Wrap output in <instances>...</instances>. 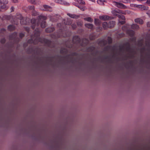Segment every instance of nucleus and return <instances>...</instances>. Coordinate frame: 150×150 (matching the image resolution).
Instances as JSON below:
<instances>
[{
  "mask_svg": "<svg viewBox=\"0 0 150 150\" xmlns=\"http://www.w3.org/2000/svg\"><path fill=\"white\" fill-rule=\"evenodd\" d=\"M47 19V17L44 16H39L38 20H36L35 19H33L31 20V23L32 24V27L33 29H34L35 26H38L41 21L42 22L41 23V27L42 28H45L46 26V22L45 21Z\"/></svg>",
  "mask_w": 150,
  "mask_h": 150,
  "instance_id": "obj_1",
  "label": "nucleus"
},
{
  "mask_svg": "<svg viewBox=\"0 0 150 150\" xmlns=\"http://www.w3.org/2000/svg\"><path fill=\"white\" fill-rule=\"evenodd\" d=\"M36 40H38L39 41L41 42L42 43L44 42L45 44L47 45L48 46H50V44H51V42L50 40L45 39H43L42 40L39 39L38 38H36L34 40H33L32 39L29 40L28 41V42L29 43L34 42V44H36L37 43V42H36Z\"/></svg>",
  "mask_w": 150,
  "mask_h": 150,
  "instance_id": "obj_2",
  "label": "nucleus"
},
{
  "mask_svg": "<svg viewBox=\"0 0 150 150\" xmlns=\"http://www.w3.org/2000/svg\"><path fill=\"white\" fill-rule=\"evenodd\" d=\"M112 13L114 15L117 16L120 18L122 20H124L125 17L124 16L122 15H120L118 13H122L125 14H126L125 12L119 9L116 10H113L112 11Z\"/></svg>",
  "mask_w": 150,
  "mask_h": 150,
  "instance_id": "obj_3",
  "label": "nucleus"
},
{
  "mask_svg": "<svg viewBox=\"0 0 150 150\" xmlns=\"http://www.w3.org/2000/svg\"><path fill=\"white\" fill-rule=\"evenodd\" d=\"M113 3L114 5L118 8L123 9L127 8V7L125 6L121 3L116 1H114Z\"/></svg>",
  "mask_w": 150,
  "mask_h": 150,
  "instance_id": "obj_4",
  "label": "nucleus"
},
{
  "mask_svg": "<svg viewBox=\"0 0 150 150\" xmlns=\"http://www.w3.org/2000/svg\"><path fill=\"white\" fill-rule=\"evenodd\" d=\"M41 9L44 11H52V7L46 5H43L41 6Z\"/></svg>",
  "mask_w": 150,
  "mask_h": 150,
  "instance_id": "obj_5",
  "label": "nucleus"
},
{
  "mask_svg": "<svg viewBox=\"0 0 150 150\" xmlns=\"http://www.w3.org/2000/svg\"><path fill=\"white\" fill-rule=\"evenodd\" d=\"M100 19L103 21H106L108 20L111 19H112V17H110L108 16H102L99 17Z\"/></svg>",
  "mask_w": 150,
  "mask_h": 150,
  "instance_id": "obj_6",
  "label": "nucleus"
},
{
  "mask_svg": "<svg viewBox=\"0 0 150 150\" xmlns=\"http://www.w3.org/2000/svg\"><path fill=\"white\" fill-rule=\"evenodd\" d=\"M136 7H137L140 8H141L142 10H147L148 9V6L144 5H138L137 6H136Z\"/></svg>",
  "mask_w": 150,
  "mask_h": 150,
  "instance_id": "obj_7",
  "label": "nucleus"
},
{
  "mask_svg": "<svg viewBox=\"0 0 150 150\" xmlns=\"http://www.w3.org/2000/svg\"><path fill=\"white\" fill-rule=\"evenodd\" d=\"M108 23V28H112L115 25V22L113 21H110Z\"/></svg>",
  "mask_w": 150,
  "mask_h": 150,
  "instance_id": "obj_8",
  "label": "nucleus"
},
{
  "mask_svg": "<svg viewBox=\"0 0 150 150\" xmlns=\"http://www.w3.org/2000/svg\"><path fill=\"white\" fill-rule=\"evenodd\" d=\"M23 17L22 16H20V19L21 20L20 21V23L22 25H27V23L26 21L25 20L24 21V20L22 19Z\"/></svg>",
  "mask_w": 150,
  "mask_h": 150,
  "instance_id": "obj_9",
  "label": "nucleus"
},
{
  "mask_svg": "<svg viewBox=\"0 0 150 150\" xmlns=\"http://www.w3.org/2000/svg\"><path fill=\"white\" fill-rule=\"evenodd\" d=\"M67 15L70 17L72 18H77L79 17V16H77L74 14H71L68 13H67Z\"/></svg>",
  "mask_w": 150,
  "mask_h": 150,
  "instance_id": "obj_10",
  "label": "nucleus"
},
{
  "mask_svg": "<svg viewBox=\"0 0 150 150\" xmlns=\"http://www.w3.org/2000/svg\"><path fill=\"white\" fill-rule=\"evenodd\" d=\"M135 21L136 23L142 24L143 23V20L139 18H137L135 20Z\"/></svg>",
  "mask_w": 150,
  "mask_h": 150,
  "instance_id": "obj_11",
  "label": "nucleus"
},
{
  "mask_svg": "<svg viewBox=\"0 0 150 150\" xmlns=\"http://www.w3.org/2000/svg\"><path fill=\"white\" fill-rule=\"evenodd\" d=\"M85 25L86 27L90 29H91L93 27V25L91 23H86Z\"/></svg>",
  "mask_w": 150,
  "mask_h": 150,
  "instance_id": "obj_12",
  "label": "nucleus"
},
{
  "mask_svg": "<svg viewBox=\"0 0 150 150\" xmlns=\"http://www.w3.org/2000/svg\"><path fill=\"white\" fill-rule=\"evenodd\" d=\"M74 42L78 43L80 41V38L78 36H75L74 37L73 39Z\"/></svg>",
  "mask_w": 150,
  "mask_h": 150,
  "instance_id": "obj_13",
  "label": "nucleus"
},
{
  "mask_svg": "<svg viewBox=\"0 0 150 150\" xmlns=\"http://www.w3.org/2000/svg\"><path fill=\"white\" fill-rule=\"evenodd\" d=\"M54 28H46L45 29L46 32H52L54 31Z\"/></svg>",
  "mask_w": 150,
  "mask_h": 150,
  "instance_id": "obj_14",
  "label": "nucleus"
},
{
  "mask_svg": "<svg viewBox=\"0 0 150 150\" xmlns=\"http://www.w3.org/2000/svg\"><path fill=\"white\" fill-rule=\"evenodd\" d=\"M94 23L95 25H98L101 23V21L100 20L98 19H95Z\"/></svg>",
  "mask_w": 150,
  "mask_h": 150,
  "instance_id": "obj_15",
  "label": "nucleus"
},
{
  "mask_svg": "<svg viewBox=\"0 0 150 150\" xmlns=\"http://www.w3.org/2000/svg\"><path fill=\"white\" fill-rule=\"evenodd\" d=\"M55 1L57 3H59L61 4H66L67 3L65 2L64 0H55Z\"/></svg>",
  "mask_w": 150,
  "mask_h": 150,
  "instance_id": "obj_16",
  "label": "nucleus"
},
{
  "mask_svg": "<svg viewBox=\"0 0 150 150\" xmlns=\"http://www.w3.org/2000/svg\"><path fill=\"white\" fill-rule=\"evenodd\" d=\"M103 27L104 29H105L108 28V23L106 22H104L103 23Z\"/></svg>",
  "mask_w": 150,
  "mask_h": 150,
  "instance_id": "obj_17",
  "label": "nucleus"
},
{
  "mask_svg": "<svg viewBox=\"0 0 150 150\" xmlns=\"http://www.w3.org/2000/svg\"><path fill=\"white\" fill-rule=\"evenodd\" d=\"M131 28L133 29L137 30L139 28V27L138 25L134 24L131 26Z\"/></svg>",
  "mask_w": 150,
  "mask_h": 150,
  "instance_id": "obj_18",
  "label": "nucleus"
},
{
  "mask_svg": "<svg viewBox=\"0 0 150 150\" xmlns=\"http://www.w3.org/2000/svg\"><path fill=\"white\" fill-rule=\"evenodd\" d=\"M15 26L13 25H10L8 27V29L10 31H12L14 30Z\"/></svg>",
  "mask_w": 150,
  "mask_h": 150,
  "instance_id": "obj_19",
  "label": "nucleus"
},
{
  "mask_svg": "<svg viewBox=\"0 0 150 150\" xmlns=\"http://www.w3.org/2000/svg\"><path fill=\"white\" fill-rule=\"evenodd\" d=\"M127 32L130 36H132L134 34V32L132 30H128Z\"/></svg>",
  "mask_w": 150,
  "mask_h": 150,
  "instance_id": "obj_20",
  "label": "nucleus"
},
{
  "mask_svg": "<svg viewBox=\"0 0 150 150\" xmlns=\"http://www.w3.org/2000/svg\"><path fill=\"white\" fill-rule=\"evenodd\" d=\"M84 20L85 21H87L90 22H93V19L91 18L90 17H88L86 18H84Z\"/></svg>",
  "mask_w": 150,
  "mask_h": 150,
  "instance_id": "obj_21",
  "label": "nucleus"
},
{
  "mask_svg": "<svg viewBox=\"0 0 150 150\" xmlns=\"http://www.w3.org/2000/svg\"><path fill=\"white\" fill-rule=\"evenodd\" d=\"M105 0H98L97 2L100 5H103L104 4V1Z\"/></svg>",
  "mask_w": 150,
  "mask_h": 150,
  "instance_id": "obj_22",
  "label": "nucleus"
},
{
  "mask_svg": "<svg viewBox=\"0 0 150 150\" xmlns=\"http://www.w3.org/2000/svg\"><path fill=\"white\" fill-rule=\"evenodd\" d=\"M77 6L82 11H83L85 10V8L83 6H81V5H79L78 6Z\"/></svg>",
  "mask_w": 150,
  "mask_h": 150,
  "instance_id": "obj_23",
  "label": "nucleus"
},
{
  "mask_svg": "<svg viewBox=\"0 0 150 150\" xmlns=\"http://www.w3.org/2000/svg\"><path fill=\"white\" fill-rule=\"evenodd\" d=\"M32 14L34 16H36L38 15V12L34 10L32 11Z\"/></svg>",
  "mask_w": 150,
  "mask_h": 150,
  "instance_id": "obj_24",
  "label": "nucleus"
},
{
  "mask_svg": "<svg viewBox=\"0 0 150 150\" xmlns=\"http://www.w3.org/2000/svg\"><path fill=\"white\" fill-rule=\"evenodd\" d=\"M108 44H110L112 42L111 38L110 37H108Z\"/></svg>",
  "mask_w": 150,
  "mask_h": 150,
  "instance_id": "obj_25",
  "label": "nucleus"
},
{
  "mask_svg": "<svg viewBox=\"0 0 150 150\" xmlns=\"http://www.w3.org/2000/svg\"><path fill=\"white\" fill-rule=\"evenodd\" d=\"M29 8L30 10H31L33 11L34 10V7L33 6H30L29 7Z\"/></svg>",
  "mask_w": 150,
  "mask_h": 150,
  "instance_id": "obj_26",
  "label": "nucleus"
},
{
  "mask_svg": "<svg viewBox=\"0 0 150 150\" xmlns=\"http://www.w3.org/2000/svg\"><path fill=\"white\" fill-rule=\"evenodd\" d=\"M28 1L33 4H34L35 3V0H27Z\"/></svg>",
  "mask_w": 150,
  "mask_h": 150,
  "instance_id": "obj_27",
  "label": "nucleus"
},
{
  "mask_svg": "<svg viewBox=\"0 0 150 150\" xmlns=\"http://www.w3.org/2000/svg\"><path fill=\"white\" fill-rule=\"evenodd\" d=\"M68 22H67L65 23L66 25H70L71 23V22L69 19H68Z\"/></svg>",
  "mask_w": 150,
  "mask_h": 150,
  "instance_id": "obj_28",
  "label": "nucleus"
},
{
  "mask_svg": "<svg viewBox=\"0 0 150 150\" xmlns=\"http://www.w3.org/2000/svg\"><path fill=\"white\" fill-rule=\"evenodd\" d=\"M125 19L124 20H123V21H120V20H119V22L121 24H124L125 23V21H124Z\"/></svg>",
  "mask_w": 150,
  "mask_h": 150,
  "instance_id": "obj_29",
  "label": "nucleus"
},
{
  "mask_svg": "<svg viewBox=\"0 0 150 150\" xmlns=\"http://www.w3.org/2000/svg\"><path fill=\"white\" fill-rule=\"evenodd\" d=\"M102 43L103 44L102 45H105L106 44V42L105 40H103L101 41Z\"/></svg>",
  "mask_w": 150,
  "mask_h": 150,
  "instance_id": "obj_30",
  "label": "nucleus"
},
{
  "mask_svg": "<svg viewBox=\"0 0 150 150\" xmlns=\"http://www.w3.org/2000/svg\"><path fill=\"white\" fill-rule=\"evenodd\" d=\"M71 26H72V28L73 29H74L75 28H76V24H73Z\"/></svg>",
  "mask_w": 150,
  "mask_h": 150,
  "instance_id": "obj_31",
  "label": "nucleus"
},
{
  "mask_svg": "<svg viewBox=\"0 0 150 150\" xmlns=\"http://www.w3.org/2000/svg\"><path fill=\"white\" fill-rule=\"evenodd\" d=\"M5 42V40L4 38L2 39L1 41V42L2 43H4Z\"/></svg>",
  "mask_w": 150,
  "mask_h": 150,
  "instance_id": "obj_32",
  "label": "nucleus"
},
{
  "mask_svg": "<svg viewBox=\"0 0 150 150\" xmlns=\"http://www.w3.org/2000/svg\"><path fill=\"white\" fill-rule=\"evenodd\" d=\"M20 35V37L21 38H22V37H23L24 36V35L23 33H21L20 34V35Z\"/></svg>",
  "mask_w": 150,
  "mask_h": 150,
  "instance_id": "obj_33",
  "label": "nucleus"
},
{
  "mask_svg": "<svg viewBox=\"0 0 150 150\" xmlns=\"http://www.w3.org/2000/svg\"><path fill=\"white\" fill-rule=\"evenodd\" d=\"M11 1L14 3H16L18 2V0H11Z\"/></svg>",
  "mask_w": 150,
  "mask_h": 150,
  "instance_id": "obj_34",
  "label": "nucleus"
},
{
  "mask_svg": "<svg viewBox=\"0 0 150 150\" xmlns=\"http://www.w3.org/2000/svg\"><path fill=\"white\" fill-rule=\"evenodd\" d=\"M147 25L148 27H150V22H148L147 23Z\"/></svg>",
  "mask_w": 150,
  "mask_h": 150,
  "instance_id": "obj_35",
  "label": "nucleus"
},
{
  "mask_svg": "<svg viewBox=\"0 0 150 150\" xmlns=\"http://www.w3.org/2000/svg\"><path fill=\"white\" fill-rule=\"evenodd\" d=\"M146 13L150 17V10Z\"/></svg>",
  "mask_w": 150,
  "mask_h": 150,
  "instance_id": "obj_36",
  "label": "nucleus"
},
{
  "mask_svg": "<svg viewBox=\"0 0 150 150\" xmlns=\"http://www.w3.org/2000/svg\"><path fill=\"white\" fill-rule=\"evenodd\" d=\"M14 8L13 7H12L11 8V11L12 12L14 11Z\"/></svg>",
  "mask_w": 150,
  "mask_h": 150,
  "instance_id": "obj_37",
  "label": "nucleus"
},
{
  "mask_svg": "<svg viewBox=\"0 0 150 150\" xmlns=\"http://www.w3.org/2000/svg\"><path fill=\"white\" fill-rule=\"evenodd\" d=\"M147 2L148 4H150V0H147Z\"/></svg>",
  "mask_w": 150,
  "mask_h": 150,
  "instance_id": "obj_38",
  "label": "nucleus"
},
{
  "mask_svg": "<svg viewBox=\"0 0 150 150\" xmlns=\"http://www.w3.org/2000/svg\"><path fill=\"white\" fill-rule=\"evenodd\" d=\"M26 30L28 31L29 30V28H26Z\"/></svg>",
  "mask_w": 150,
  "mask_h": 150,
  "instance_id": "obj_39",
  "label": "nucleus"
},
{
  "mask_svg": "<svg viewBox=\"0 0 150 150\" xmlns=\"http://www.w3.org/2000/svg\"><path fill=\"white\" fill-rule=\"evenodd\" d=\"M90 1H93V2H94L95 1V0H89Z\"/></svg>",
  "mask_w": 150,
  "mask_h": 150,
  "instance_id": "obj_40",
  "label": "nucleus"
},
{
  "mask_svg": "<svg viewBox=\"0 0 150 150\" xmlns=\"http://www.w3.org/2000/svg\"><path fill=\"white\" fill-rule=\"evenodd\" d=\"M80 23H79V25H81V22H80Z\"/></svg>",
  "mask_w": 150,
  "mask_h": 150,
  "instance_id": "obj_41",
  "label": "nucleus"
},
{
  "mask_svg": "<svg viewBox=\"0 0 150 150\" xmlns=\"http://www.w3.org/2000/svg\"><path fill=\"white\" fill-rule=\"evenodd\" d=\"M77 24L78 25H79V23H78Z\"/></svg>",
  "mask_w": 150,
  "mask_h": 150,
  "instance_id": "obj_42",
  "label": "nucleus"
}]
</instances>
